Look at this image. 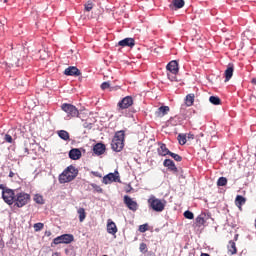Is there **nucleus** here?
<instances>
[{"label":"nucleus","instance_id":"obj_40","mask_svg":"<svg viewBox=\"0 0 256 256\" xmlns=\"http://www.w3.org/2000/svg\"><path fill=\"white\" fill-rule=\"evenodd\" d=\"M140 251H141V253H147V244L141 243L140 244Z\"/></svg>","mask_w":256,"mask_h":256},{"label":"nucleus","instance_id":"obj_4","mask_svg":"<svg viewBox=\"0 0 256 256\" xmlns=\"http://www.w3.org/2000/svg\"><path fill=\"white\" fill-rule=\"evenodd\" d=\"M29 201H31V195L25 192H20L16 194L14 198V207H18L19 209H21V207H25V205H27Z\"/></svg>","mask_w":256,"mask_h":256},{"label":"nucleus","instance_id":"obj_15","mask_svg":"<svg viewBox=\"0 0 256 256\" xmlns=\"http://www.w3.org/2000/svg\"><path fill=\"white\" fill-rule=\"evenodd\" d=\"M164 167H167V169H169V171H172L173 173H177L178 169L177 166H175V162H173V160L171 159H166L163 162Z\"/></svg>","mask_w":256,"mask_h":256},{"label":"nucleus","instance_id":"obj_16","mask_svg":"<svg viewBox=\"0 0 256 256\" xmlns=\"http://www.w3.org/2000/svg\"><path fill=\"white\" fill-rule=\"evenodd\" d=\"M93 152L95 153V155H103V153H105V144L97 143L93 147Z\"/></svg>","mask_w":256,"mask_h":256},{"label":"nucleus","instance_id":"obj_10","mask_svg":"<svg viewBox=\"0 0 256 256\" xmlns=\"http://www.w3.org/2000/svg\"><path fill=\"white\" fill-rule=\"evenodd\" d=\"M64 75H67L70 77H79V75H81V70L75 66H70L65 69Z\"/></svg>","mask_w":256,"mask_h":256},{"label":"nucleus","instance_id":"obj_38","mask_svg":"<svg viewBox=\"0 0 256 256\" xmlns=\"http://www.w3.org/2000/svg\"><path fill=\"white\" fill-rule=\"evenodd\" d=\"M91 9H93V2H87L85 4V11H91Z\"/></svg>","mask_w":256,"mask_h":256},{"label":"nucleus","instance_id":"obj_6","mask_svg":"<svg viewBox=\"0 0 256 256\" xmlns=\"http://www.w3.org/2000/svg\"><path fill=\"white\" fill-rule=\"evenodd\" d=\"M15 190L13 189H6L4 191H2V198L3 200L7 203V205H13L14 201H15Z\"/></svg>","mask_w":256,"mask_h":256},{"label":"nucleus","instance_id":"obj_44","mask_svg":"<svg viewBox=\"0 0 256 256\" xmlns=\"http://www.w3.org/2000/svg\"><path fill=\"white\" fill-rule=\"evenodd\" d=\"M9 177H15V173L13 171H10Z\"/></svg>","mask_w":256,"mask_h":256},{"label":"nucleus","instance_id":"obj_13","mask_svg":"<svg viewBox=\"0 0 256 256\" xmlns=\"http://www.w3.org/2000/svg\"><path fill=\"white\" fill-rule=\"evenodd\" d=\"M120 47H135V39L133 38H125L118 42Z\"/></svg>","mask_w":256,"mask_h":256},{"label":"nucleus","instance_id":"obj_34","mask_svg":"<svg viewBox=\"0 0 256 256\" xmlns=\"http://www.w3.org/2000/svg\"><path fill=\"white\" fill-rule=\"evenodd\" d=\"M101 89L102 91H105V89H111V82L108 81V82H104L101 84Z\"/></svg>","mask_w":256,"mask_h":256},{"label":"nucleus","instance_id":"obj_21","mask_svg":"<svg viewBox=\"0 0 256 256\" xmlns=\"http://www.w3.org/2000/svg\"><path fill=\"white\" fill-rule=\"evenodd\" d=\"M6 67H19V58L12 57L8 62H5Z\"/></svg>","mask_w":256,"mask_h":256},{"label":"nucleus","instance_id":"obj_23","mask_svg":"<svg viewBox=\"0 0 256 256\" xmlns=\"http://www.w3.org/2000/svg\"><path fill=\"white\" fill-rule=\"evenodd\" d=\"M107 231L110 235H115V233H117V225H115V222H108Z\"/></svg>","mask_w":256,"mask_h":256},{"label":"nucleus","instance_id":"obj_42","mask_svg":"<svg viewBox=\"0 0 256 256\" xmlns=\"http://www.w3.org/2000/svg\"><path fill=\"white\" fill-rule=\"evenodd\" d=\"M0 189H2V191H4V190L9 189V188H5V185L0 184Z\"/></svg>","mask_w":256,"mask_h":256},{"label":"nucleus","instance_id":"obj_2","mask_svg":"<svg viewBox=\"0 0 256 256\" xmlns=\"http://www.w3.org/2000/svg\"><path fill=\"white\" fill-rule=\"evenodd\" d=\"M79 170L75 166H68L67 169L59 176V183H70L77 177Z\"/></svg>","mask_w":256,"mask_h":256},{"label":"nucleus","instance_id":"obj_25","mask_svg":"<svg viewBox=\"0 0 256 256\" xmlns=\"http://www.w3.org/2000/svg\"><path fill=\"white\" fill-rule=\"evenodd\" d=\"M228 253L229 255H235L237 253V246H235L233 241H230L228 244Z\"/></svg>","mask_w":256,"mask_h":256},{"label":"nucleus","instance_id":"obj_26","mask_svg":"<svg viewBox=\"0 0 256 256\" xmlns=\"http://www.w3.org/2000/svg\"><path fill=\"white\" fill-rule=\"evenodd\" d=\"M185 101L187 107H191L195 103V94H188Z\"/></svg>","mask_w":256,"mask_h":256},{"label":"nucleus","instance_id":"obj_47","mask_svg":"<svg viewBox=\"0 0 256 256\" xmlns=\"http://www.w3.org/2000/svg\"><path fill=\"white\" fill-rule=\"evenodd\" d=\"M200 256H210V255L207 253H202Z\"/></svg>","mask_w":256,"mask_h":256},{"label":"nucleus","instance_id":"obj_20","mask_svg":"<svg viewBox=\"0 0 256 256\" xmlns=\"http://www.w3.org/2000/svg\"><path fill=\"white\" fill-rule=\"evenodd\" d=\"M170 151L167 149V145L161 143L160 147L158 148V154L162 157H165L166 155H170Z\"/></svg>","mask_w":256,"mask_h":256},{"label":"nucleus","instance_id":"obj_12","mask_svg":"<svg viewBox=\"0 0 256 256\" xmlns=\"http://www.w3.org/2000/svg\"><path fill=\"white\" fill-rule=\"evenodd\" d=\"M124 203L126 207L130 209V211H137L138 205L135 201H133V199H131V197L124 196Z\"/></svg>","mask_w":256,"mask_h":256},{"label":"nucleus","instance_id":"obj_37","mask_svg":"<svg viewBox=\"0 0 256 256\" xmlns=\"http://www.w3.org/2000/svg\"><path fill=\"white\" fill-rule=\"evenodd\" d=\"M92 187L94 191H96V193H103V188H101V186H97V184H93Z\"/></svg>","mask_w":256,"mask_h":256},{"label":"nucleus","instance_id":"obj_36","mask_svg":"<svg viewBox=\"0 0 256 256\" xmlns=\"http://www.w3.org/2000/svg\"><path fill=\"white\" fill-rule=\"evenodd\" d=\"M45 225L41 222L34 224V231H41Z\"/></svg>","mask_w":256,"mask_h":256},{"label":"nucleus","instance_id":"obj_39","mask_svg":"<svg viewBox=\"0 0 256 256\" xmlns=\"http://www.w3.org/2000/svg\"><path fill=\"white\" fill-rule=\"evenodd\" d=\"M4 141H6V143H13V137H11V135L6 134L4 137Z\"/></svg>","mask_w":256,"mask_h":256},{"label":"nucleus","instance_id":"obj_19","mask_svg":"<svg viewBox=\"0 0 256 256\" xmlns=\"http://www.w3.org/2000/svg\"><path fill=\"white\" fill-rule=\"evenodd\" d=\"M246 202H247V199H245V197L241 195L236 196L235 205L239 208L240 211Z\"/></svg>","mask_w":256,"mask_h":256},{"label":"nucleus","instance_id":"obj_46","mask_svg":"<svg viewBox=\"0 0 256 256\" xmlns=\"http://www.w3.org/2000/svg\"><path fill=\"white\" fill-rule=\"evenodd\" d=\"M252 83H253L254 85H256V78H253V79H252Z\"/></svg>","mask_w":256,"mask_h":256},{"label":"nucleus","instance_id":"obj_8","mask_svg":"<svg viewBox=\"0 0 256 256\" xmlns=\"http://www.w3.org/2000/svg\"><path fill=\"white\" fill-rule=\"evenodd\" d=\"M73 239L74 237L72 234H64L54 238L53 243L54 245H60V243L69 244L72 243Z\"/></svg>","mask_w":256,"mask_h":256},{"label":"nucleus","instance_id":"obj_32","mask_svg":"<svg viewBox=\"0 0 256 256\" xmlns=\"http://www.w3.org/2000/svg\"><path fill=\"white\" fill-rule=\"evenodd\" d=\"M218 187H225L227 185V178L225 177H220L217 181Z\"/></svg>","mask_w":256,"mask_h":256},{"label":"nucleus","instance_id":"obj_41","mask_svg":"<svg viewBox=\"0 0 256 256\" xmlns=\"http://www.w3.org/2000/svg\"><path fill=\"white\" fill-rule=\"evenodd\" d=\"M147 227H148L147 224L140 225L139 226L140 233H145V231H147V229H148Z\"/></svg>","mask_w":256,"mask_h":256},{"label":"nucleus","instance_id":"obj_3","mask_svg":"<svg viewBox=\"0 0 256 256\" xmlns=\"http://www.w3.org/2000/svg\"><path fill=\"white\" fill-rule=\"evenodd\" d=\"M167 204V201L161 200L155 196H151L148 199V205L153 211H156V213H161L165 210V205Z\"/></svg>","mask_w":256,"mask_h":256},{"label":"nucleus","instance_id":"obj_22","mask_svg":"<svg viewBox=\"0 0 256 256\" xmlns=\"http://www.w3.org/2000/svg\"><path fill=\"white\" fill-rule=\"evenodd\" d=\"M170 7H175V9H183L185 7V1L184 0H172V4Z\"/></svg>","mask_w":256,"mask_h":256},{"label":"nucleus","instance_id":"obj_30","mask_svg":"<svg viewBox=\"0 0 256 256\" xmlns=\"http://www.w3.org/2000/svg\"><path fill=\"white\" fill-rule=\"evenodd\" d=\"M178 142H179L180 145H185V143H187V135L179 134L178 135Z\"/></svg>","mask_w":256,"mask_h":256},{"label":"nucleus","instance_id":"obj_11","mask_svg":"<svg viewBox=\"0 0 256 256\" xmlns=\"http://www.w3.org/2000/svg\"><path fill=\"white\" fill-rule=\"evenodd\" d=\"M131 105H133V98L131 96H126L118 103V107H120V109H129Z\"/></svg>","mask_w":256,"mask_h":256},{"label":"nucleus","instance_id":"obj_45","mask_svg":"<svg viewBox=\"0 0 256 256\" xmlns=\"http://www.w3.org/2000/svg\"><path fill=\"white\" fill-rule=\"evenodd\" d=\"M188 139H193V134H188Z\"/></svg>","mask_w":256,"mask_h":256},{"label":"nucleus","instance_id":"obj_29","mask_svg":"<svg viewBox=\"0 0 256 256\" xmlns=\"http://www.w3.org/2000/svg\"><path fill=\"white\" fill-rule=\"evenodd\" d=\"M78 215H79V221L80 223H83V221H85V209L84 208H79L78 209Z\"/></svg>","mask_w":256,"mask_h":256},{"label":"nucleus","instance_id":"obj_28","mask_svg":"<svg viewBox=\"0 0 256 256\" xmlns=\"http://www.w3.org/2000/svg\"><path fill=\"white\" fill-rule=\"evenodd\" d=\"M209 101L212 105H221V99L217 96H210Z\"/></svg>","mask_w":256,"mask_h":256},{"label":"nucleus","instance_id":"obj_14","mask_svg":"<svg viewBox=\"0 0 256 256\" xmlns=\"http://www.w3.org/2000/svg\"><path fill=\"white\" fill-rule=\"evenodd\" d=\"M69 157L70 159H72L73 161H77L79 159H81V150H79V148H73L69 151Z\"/></svg>","mask_w":256,"mask_h":256},{"label":"nucleus","instance_id":"obj_48","mask_svg":"<svg viewBox=\"0 0 256 256\" xmlns=\"http://www.w3.org/2000/svg\"><path fill=\"white\" fill-rule=\"evenodd\" d=\"M42 59H45V57H47V54H45L44 56H40Z\"/></svg>","mask_w":256,"mask_h":256},{"label":"nucleus","instance_id":"obj_43","mask_svg":"<svg viewBox=\"0 0 256 256\" xmlns=\"http://www.w3.org/2000/svg\"><path fill=\"white\" fill-rule=\"evenodd\" d=\"M93 175H95V177H101V175L99 174V172H92Z\"/></svg>","mask_w":256,"mask_h":256},{"label":"nucleus","instance_id":"obj_35","mask_svg":"<svg viewBox=\"0 0 256 256\" xmlns=\"http://www.w3.org/2000/svg\"><path fill=\"white\" fill-rule=\"evenodd\" d=\"M184 217L186 219H193L195 217V215H193V212L187 210V211L184 212Z\"/></svg>","mask_w":256,"mask_h":256},{"label":"nucleus","instance_id":"obj_9","mask_svg":"<svg viewBox=\"0 0 256 256\" xmlns=\"http://www.w3.org/2000/svg\"><path fill=\"white\" fill-rule=\"evenodd\" d=\"M166 69L170 71L172 75H177L179 73V63H177V60H172L167 64Z\"/></svg>","mask_w":256,"mask_h":256},{"label":"nucleus","instance_id":"obj_33","mask_svg":"<svg viewBox=\"0 0 256 256\" xmlns=\"http://www.w3.org/2000/svg\"><path fill=\"white\" fill-rule=\"evenodd\" d=\"M34 201H35V203H37L38 205H43V203H45V202L43 201V196H41V195H39V194H36V195L34 196Z\"/></svg>","mask_w":256,"mask_h":256},{"label":"nucleus","instance_id":"obj_1","mask_svg":"<svg viewBox=\"0 0 256 256\" xmlns=\"http://www.w3.org/2000/svg\"><path fill=\"white\" fill-rule=\"evenodd\" d=\"M111 147H112L113 151H116V153L123 151V148L125 147V132L124 131H118L115 133V136L111 142Z\"/></svg>","mask_w":256,"mask_h":256},{"label":"nucleus","instance_id":"obj_18","mask_svg":"<svg viewBox=\"0 0 256 256\" xmlns=\"http://www.w3.org/2000/svg\"><path fill=\"white\" fill-rule=\"evenodd\" d=\"M233 71H234L233 64H228V67L224 73L226 83H227V81H229L231 79V77H233Z\"/></svg>","mask_w":256,"mask_h":256},{"label":"nucleus","instance_id":"obj_5","mask_svg":"<svg viewBox=\"0 0 256 256\" xmlns=\"http://www.w3.org/2000/svg\"><path fill=\"white\" fill-rule=\"evenodd\" d=\"M61 109L67 114L66 119H71V117H79V110L73 104H62Z\"/></svg>","mask_w":256,"mask_h":256},{"label":"nucleus","instance_id":"obj_17","mask_svg":"<svg viewBox=\"0 0 256 256\" xmlns=\"http://www.w3.org/2000/svg\"><path fill=\"white\" fill-rule=\"evenodd\" d=\"M169 113V106H161L155 112L156 117H165Z\"/></svg>","mask_w":256,"mask_h":256},{"label":"nucleus","instance_id":"obj_24","mask_svg":"<svg viewBox=\"0 0 256 256\" xmlns=\"http://www.w3.org/2000/svg\"><path fill=\"white\" fill-rule=\"evenodd\" d=\"M207 219H208L207 214L202 213L196 218V223H198V225H205V222L207 221Z\"/></svg>","mask_w":256,"mask_h":256},{"label":"nucleus","instance_id":"obj_27","mask_svg":"<svg viewBox=\"0 0 256 256\" xmlns=\"http://www.w3.org/2000/svg\"><path fill=\"white\" fill-rule=\"evenodd\" d=\"M58 136L60 139H63V141H69V132L65 130L58 131Z\"/></svg>","mask_w":256,"mask_h":256},{"label":"nucleus","instance_id":"obj_31","mask_svg":"<svg viewBox=\"0 0 256 256\" xmlns=\"http://www.w3.org/2000/svg\"><path fill=\"white\" fill-rule=\"evenodd\" d=\"M168 155H170V157H172V159H173L174 161H178V162L183 161V157H181L179 154L170 152V154H168Z\"/></svg>","mask_w":256,"mask_h":256},{"label":"nucleus","instance_id":"obj_7","mask_svg":"<svg viewBox=\"0 0 256 256\" xmlns=\"http://www.w3.org/2000/svg\"><path fill=\"white\" fill-rule=\"evenodd\" d=\"M119 172L115 171L114 173H109L103 177L102 183L105 185H110V183H120Z\"/></svg>","mask_w":256,"mask_h":256}]
</instances>
